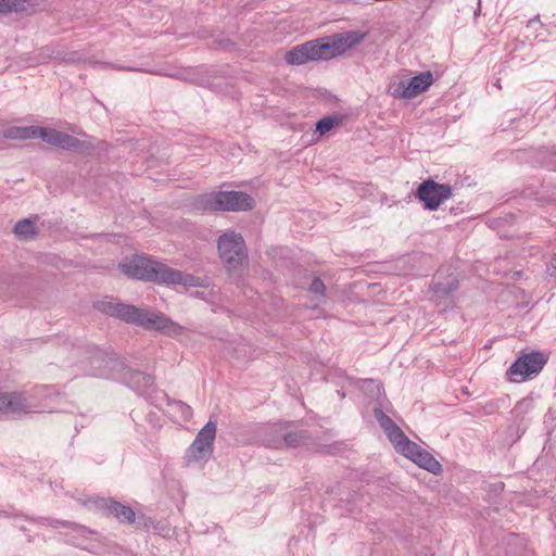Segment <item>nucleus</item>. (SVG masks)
Segmentation results:
<instances>
[{
    "label": "nucleus",
    "mask_w": 556,
    "mask_h": 556,
    "mask_svg": "<svg viewBox=\"0 0 556 556\" xmlns=\"http://www.w3.org/2000/svg\"><path fill=\"white\" fill-rule=\"evenodd\" d=\"M38 522L41 523V525H45V526H48V527H52V528H58V527H65V528H70V529H73V530H80L83 529L81 526L75 523V522H72V521H66V520H59V519H53V518H39L38 519Z\"/></svg>",
    "instance_id": "25"
},
{
    "label": "nucleus",
    "mask_w": 556,
    "mask_h": 556,
    "mask_svg": "<svg viewBox=\"0 0 556 556\" xmlns=\"http://www.w3.org/2000/svg\"><path fill=\"white\" fill-rule=\"evenodd\" d=\"M433 75L430 71L422 72L408 81H400L393 90V96L401 99H413L426 91L433 83Z\"/></svg>",
    "instance_id": "12"
},
{
    "label": "nucleus",
    "mask_w": 556,
    "mask_h": 556,
    "mask_svg": "<svg viewBox=\"0 0 556 556\" xmlns=\"http://www.w3.org/2000/svg\"><path fill=\"white\" fill-rule=\"evenodd\" d=\"M115 304L112 298H104L102 300L96 301L93 303V307L108 316L114 317L115 313Z\"/></svg>",
    "instance_id": "26"
},
{
    "label": "nucleus",
    "mask_w": 556,
    "mask_h": 556,
    "mask_svg": "<svg viewBox=\"0 0 556 556\" xmlns=\"http://www.w3.org/2000/svg\"><path fill=\"white\" fill-rule=\"evenodd\" d=\"M62 136L63 131L58 129L37 126L36 138H40L53 147L59 148Z\"/></svg>",
    "instance_id": "21"
},
{
    "label": "nucleus",
    "mask_w": 556,
    "mask_h": 556,
    "mask_svg": "<svg viewBox=\"0 0 556 556\" xmlns=\"http://www.w3.org/2000/svg\"><path fill=\"white\" fill-rule=\"evenodd\" d=\"M218 254L228 271L240 269L248 258L243 237L235 231L223 233L217 240Z\"/></svg>",
    "instance_id": "7"
},
{
    "label": "nucleus",
    "mask_w": 556,
    "mask_h": 556,
    "mask_svg": "<svg viewBox=\"0 0 556 556\" xmlns=\"http://www.w3.org/2000/svg\"><path fill=\"white\" fill-rule=\"evenodd\" d=\"M168 405L172 406L176 412H178L185 421H189L192 418V408L185 402L179 400H173L168 401Z\"/></svg>",
    "instance_id": "27"
},
{
    "label": "nucleus",
    "mask_w": 556,
    "mask_h": 556,
    "mask_svg": "<svg viewBox=\"0 0 556 556\" xmlns=\"http://www.w3.org/2000/svg\"><path fill=\"white\" fill-rule=\"evenodd\" d=\"M13 231L18 239L23 240L33 239L38 233L37 227L29 218L18 220L15 224Z\"/></svg>",
    "instance_id": "20"
},
{
    "label": "nucleus",
    "mask_w": 556,
    "mask_h": 556,
    "mask_svg": "<svg viewBox=\"0 0 556 556\" xmlns=\"http://www.w3.org/2000/svg\"><path fill=\"white\" fill-rule=\"evenodd\" d=\"M281 441H276V444H283V447L295 448L305 445L311 441V435L306 430L291 431L287 427L286 432H280Z\"/></svg>",
    "instance_id": "17"
},
{
    "label": "nucleus",
    "mask_w": 556,
    "mask_h": 556,
    "mask_svg": "<svg viewBox=\"0 0 556 556\" xmlns=\"http://www.w3.org/2000/svg\"><path fill=\"white\" fill-rule=\"evenodd\" d=\"M551 262H552V266H553V268L556 270V253L553 255V257H552V261H551Z\"/></svg>",
    "instance_id": "33"
},
{
    "label": "nucleus",
    "mask_w": 556,
    "mask_h": 556,
    "mask_svg": "<svg viewBox=\"0 0 556 556\" xmlns=\"http://www.w3.org/2000/svg\"><path fill=\"white\" fill-rule=\"evenodd\" d=\"M450 270V267H441L430 285L432 300L437 303L441 300H447L448 304L453 303L452 295L458 289L459 281L457 275Z\"/></svg>",
    "instance_id": "11"
},
{
    "label": "nucleus",
    "mask_w": 556,
    "mask_h": 556,
    "mask_svg": "<svg viewBox=\"0 0 556 556\" xmlns=\"http://www.w3.org/2000/svg\"><path fill=\"white\" fill-rule=\"evenodd\" d=\"M100 358L104 362V369L108 370L102 374L103 376L115 377L113 371H119V378L123 382L140 395L148 394L152 389L154 384L153 376L126 367L115 355L100 352L96 359Z\"/></svg>",
    "instance_id": "6"
},
{
    "label": "nucleus",
    "mask_w": 556,
    "mask_h": 556,
    "mask_svg": "<svg viewBox=\"0 0 556 556\" xmlns=\"http://www.w3.org/2000/svg\"><path fill=\"white\" fill-rule=\"evenodd\" d=\"M414 194L424 208L435 211L445 200L452 197V188L450 185L427 179L418 186Z\"/></svg>",
    "instance_id": "9"
},
{
    "label": "nucleus",
    "mask_w": 556,
    "mask_h": 556,
    "mask_svg": "<svg viewBox=\"0 0 556 556\" xmlns=\"http://www.w3.org/2000/svg\"><path fill=\"white\" fill-rule=\"evenodd\" d=\"M374 416L399 454L433 475H438L442 471V466L434 456L409 440L394 420L380 407L374 408Z\"/></svg>",
    "instance_id": "2"
},
{
    "label": "nucleus",
    "mask_w": 556,
    "mask_h": 556,
    "mask_svg": "<svg viewBox=\"0 0 556 556\" xmlns=\"http://www.w3.org/2000/svg\"><path fill=\"white\" fill-rule=\"evenodd\" d=\"M344 116L343 115H328L323 118H320L316 123L315 130L319 132L320 135H325L326 132L330 131L332 128L340 126L343 124Z\"/></svg>",
    "instance_id": "23"
},
{
    "label": "nucleus",
    "mask_w": 556,
    "mask_h": 556,
    "mask_svg": "<svg viewBox=\"0 0 556 556\" xmlns=\"http://www.w3.org/2000/svg\"><path fill=\"white\" fill-rule=\"evenodd\" d=\"M216 435V422L208 420L198 432L195 439L186 451L188 465L201 460H207L213 453V444Z\"/></svg>",
    "instance_id": "8"
},
{
    "label": "nucleus",
    "mask_w": 556,
    "mask_h": 556,
    "mask_svg": "<svg viewBox=\"0 0 556 556\" xmlns=\"http://www.w3.org/2000/svg\"><path fill=\"white\" fill-rule=\"evenodd\" d=\"M49 390L48 386H40L34 388L30 392L0 391V414L15 415L40 412L41 405L38 399L46 397L49 394Z\"/></svg>",
    "instance_id": "5"
},
{
    "label": "nucleus",
    "mask_w": 556,
    "mask_h": 556,
    "mask_svg": "<svg viewBox=\"0 0 556 556\" xmlns=\"http://www.w3.org/2000/svg\"><path fill=\"white\" fill-rule=\"evenodd\" d=\"M540 22V15L534 16L533 18L529 20L528 26H531L533 23Z\"/></svg>",
    "instance_id": "32"
},
{
    "label": "nucleus",
    "mask_w": 556,
    "mask_h": 556,
    "mask_svg": "<svg viewBox=\"0 0 556 556\" xmlns=\"http://www.w3.org/2000/svg\"><path fill=\"white\" fill-rule=\"evenodd\" d=\"M37 126H12L3 131L5 139L25 140L36 138Z\"/></svg>",
    "instance_id": "18"
},
{
    "label": "nucleus",
    "mask_w": 556,
    "mask_h": 556,
    "mask_svg": "<svg viewBox=\"0 0 556 556\" xmlns=\"http://www.w3.org/2000/svg\"><path fill=\"white\" fill-rule=\"evenodd\" d=\"M106 66H111L115 70H118V71H128V72H146V73H150V74H153V75H162L161 72L159 71H147V70H143V68H140V67H132V66H118V65H114V64H105Z\"/></svg>",
    "instance_id": "30"
},
{
    "label": "nucleus",
    "mask_w": 556,
    "mask_h": 556,
    "mask_svg": "<svg viewBox=\"0 0 556 556\" xmlns=\"http://www.w3.org/2000/svg\"><path fill=\"white\" fill-rule=\"evenodd\" d=\"M365 33L356 30L339 33L331 36L334 43V50L337 51L338 55H341L348 50L359 45L365 39Z\"/></svg>",
    "instance_id": "13"
},
{
    "label": "nucleus",
    "mask_w": 556,
    "mask_h": 556,
    "mask_svg": "<svg viewBox=\"0 0 556 556\" xmlns=\"http://www.w3.org/2000/svg\"><path fill=\"white\" fill-rule=\"evenodd\" d=\"M195 205L203 211H250L254 207V199L243 191H214L202 194L197 199Z\"/></svg>",
    "instance_id": "4"
},
{
    "label": "nucleus",
    "mask_w": 556,
    "mask_h": 556,
    "mask_svg": "<svg viewBox=\"0 0 556 556\" xmlns=\"http://www.w3.org/2000/svg\"><path fill=\"white\" fill-rule=\"evenodd\" d=\"M114 317L127 324L140 326L144 329L160 330L166 333H178L181 327L163 313L149 312L135 305L116 302Z\"/></svg>",
    "instance_id": "3"
},
{
    "label": "nucleus",
    "mask_w": 556,
    "mask_h": 556,
    "mask_svg": "<svg viewBox=\"0 0 556 556\" xmlns=\"http://www.w3.org/2000/svg\"><path fill=\"white\" fill-rule=\"evenodd\" d=\"M286 425H274L266 429L264 442L266 446L273 448H283V444H276V441H280V432H286Z\"/></svg>",
    "instance_id": "22"
},
{
    "label": "nucleus",
    "mask_w": 556,
    "mask_h": 556,
    "mask_svg": "<svg viewBox=\"0 0 556 556\" xmlns=\"http://www.w3.org/2000/svg\"><path fill=\"white\" fill-rule=\"evenodd\" d=\"M59 148L74 152H85L92 148L91 143L63 132Z\"/></svg>",
    "instance_id": "19"
},
{
    "label": "nucleus",
    "mask_w": 556,
    "mask_h": 556,
    "mask_svg": "<svg viewBox=\"0 0 556 556\" xmlns=\"http://www.w3.org/2000/svg\"><path fill=\"white\" fill-rule=\"evenodd\" d=\"M102 508L106 515L114 516L122 523L130 525L135 522L136 514L128 505L109 498L104 501Z\"/></svg>",
    "instance_id": "14"
},
{
    "label": "nucleus",
    "mask_w": 556,
    "mask_h": 556,
    "mask_svg": "<svg viewBox=\"0 0 556 556\" xmlns=\"http://www.w3.org/2000/svg\"><path fill=\"white\" fill-rule=\"evenodd\" d=\"M309 43L314 48L312 52L314 61L330 60L338 56L331 36L311 40Z\"/></svg>",
    "instance_id": "15"
},
{
    "label": "nucleus",
    "mask_w": 556,
    "mask_h": 556,
    "mask_svg": "<svg viewBox=\"0 0 556 556\" xmlns=\"http://www.w3.org/2000/svg\"><path fill=\"white\" fill-rule=\"evenodd\" d=\"M54 59L64 63H79L83 60L81 55L77 51L66 53L58 52Z\"/></svg>",
    "instance_id": "28"
},
{
    "label": "nucleus",
    "mask_w": 556,
    "mask_h": 556,
    "mask_svg": "<svg viewBox=\"0 0 556 556\" xmlns=\"http://www.w3.org/2000/svg\"><path fill=\"white\" fill-rule=\"evenodd\" d=\"M25 8V0H0V14L22 12Z\"/></svg>",
    "instance_id": "24"
},
{
    "label": "nucleus",
    "mask_w": 556,
    "mask_h": 556,
    "mask_svg": "<svg viewBox=\"0 0 556 556\" xmlns=\"http://www.w3.org/2000/svg\"><path fill=\"white\" fill-rule=\"evenodd\" d=\"M308 291L313 294L320 295V296L325 298L326 286L319 277H315L308 287Z\"/></svg>",
    "instance_id": "29"
},
{
    "label": "nucleus",
    "mask_w": 556,
    "mask_h": 556,
    "mask_svg": "<svg viewBox=\"0 0 556 556\" xmlns=\"http://www.w3.org/2000/svg\"><path fill=\"white\" fill-rule=\"evenodd\" d=\"M118 267L125 276L136 280L166 286H182L185 288L204 286L202 278L172 268L162 262L143 255L127 257Z\"/></svg>",
    "instance_id": "1"
},
{
    "label": "nucleus",
    "mask_w": 556,
    "mask_h": 556,
    "mask_svg": "<svg viewBox=\"0 0 556 556\" xmlns=\"http://www.w3.org/2000/svg\"><path fill=\"white\" fill-rule=\"evenodd\" d=\"M311 45L312 43L307 41L292 48L285 55L286 62L290 65H303L311 61H314L312 55L314 48L311 47Z\"/></svg>",
    "instance_id": "16"
},
{
    "label": "nucleus",
    "mask_w": 556,
    "mask_h": 556,
    "mask_svg": "<svg viewBox=\"0 0 556 556\" xmlns=\"http://www.w3.org/2000/svg\"><path fill=\"white\" fill-rule=\"evenodd\" d=\"M546 165L553 169L556 170V149H553L548 152Z\"/></svg>",
    "instance_id": "31"
},
{
    "label": "nucleus",
    "mask_w": 556,
    "mask_h": 556,
    "mask_svg": "<svg viewBox=\"0 0 556 556\" xmlns=\"http://www.w3.org/2000/svg\"><path fill=\"white\" fill-rule=\"evenodd\" d=\"M547 358L541 352H530L517 358L507 370L511 380L516 382L525 381L528 378L538 375L546 364Z\"/></svg>",
    "instance_id": "10"
},
{
    "label": "nucleus",
    "mask_w": 556,
    "mask_h": 556,
    "mask_svg": "<svg viewBox=\"0 0 556 556\" xmlns=\"http://www.w3.org/2000/svg\"><path fill=\"white\" fill-rule=\"evenodd\" d=\"M348 2L359 3V0H346Z\"/></svg>",
    "instance_id": "34"
}]
</instances>
